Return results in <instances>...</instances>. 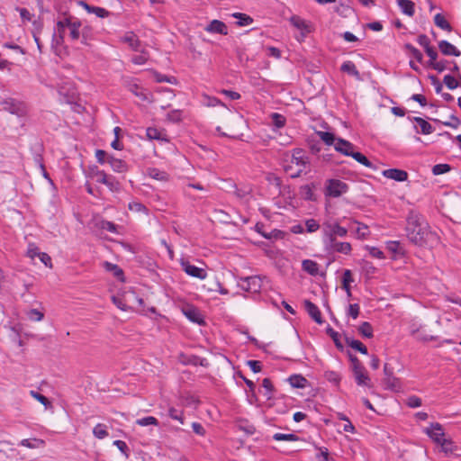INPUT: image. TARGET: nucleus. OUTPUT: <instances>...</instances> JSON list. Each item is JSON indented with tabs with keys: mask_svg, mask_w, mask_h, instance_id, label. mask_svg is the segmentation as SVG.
<instances>
[{
	"mask_svg": "<svg viewBox=\"0 0 461 461\" xmlns=\"http://www.w3.org/2000/svg\"><path fill=\"white\" fill-rule=\"evenodd\" d=\"M239 285L249 293H258L262 286V279L258 276L241 277Z\"/></svg>",
	"mask_w": 461,
	"mask_h": 461,
	"instance_id": "423d86ee",
	"label": "nucleus"
},
{
	"mask_svg": "<svg viewBox=\"0 0 461 461\" xmlns=\"http://www.w3.org/2000/svg\"><path fill=\"white\" fill-rule=\"evenodd\" d=\"M348 191V185L339 179H328L325 182V196L337 198Z\"/></svg>",
	"mask_w": 461,
	"mask_h": 461,
	"instance_id": "7ed1b4c3",
	"label": "nucleus"
},
{
	"mask_svg": "<svg viewBox=\"0 0 461 461\" xmlns=\"http://www.w3.org/2000/svg\"><path fill=\"white\" fill-rule=\"evenodd\" d=\"M27 316L32 321H41L44 318L43 312H40L37 309H31L27 312Z\"/></svg>",
	"mask_w": 461,
	"mask_h": 461,
	"instance_id": "49530a36",
	"label": "nucleus"
},
{
	"mask_svg": "<svg viewBox=\"0 0 461 461\" xmlns=\"http://www.w3.org/2000/svg\"><path fill=\"white\" fill-rule=\"evenodd\" d=\"M308 232H314L320 228V224L314 219H309L305 222Z\"/></svg>",
	"mask_w": 461,
	"mask_h": 461,
	"instance_id": "5fc2aeb1",
	"label": "nucleus"
},
{
	"mask_svg": "<svg viewBox=\"0 0 461 461\" xmlns=\"http://www.w3.org/2000/svg\"><path fill=\"white\" fill-rule=\"evenodd\" d=\"M384 383L387 389L392 391H399L401 389V383L394 375L386 376L384 378Z\"/></svg>",
	"mask_w": 461,
	"mask_h": 461,
	"instance_id": "a878e982",
	"label": "nucleus"
},
{
	"mask_svg": "<svg viewBox=\"0 0 461 461\" xmlns=\"http://www.w3.org/2000/svg\"><path fill=\"white\" fill-rule=\"evenodd\" d=\"M353 373H354V377L356 379V382L358 385L369 386L370 378H369L365 367L360 368V369L358 368L357 370L353 371Z\"/></svg>",
	"mask_w": 461,
	"mask_h": 461,
	"instance_id": "6ab92c4d",
	"label": "nucleus"
},
{
	"mask_svg": "<svg viewBox=\"0 0 461 461\" xmlns=\"http://www.w3.org/2000/svg\"><path fill=\"white\" fill-rule=\"evenodd\" d=\"M273 438L276 441H297L299 440V437L295 434H284V433H276L273 436Z\"/></svg>",
	"mask_w": 461,
	"mask_h": 461,
	"instance_id": "58836bf2",
	"label": "nucleus"
},
{
	"mask_svg": "<svg viewBox=\"0 0 461 461\" xmlns=\"http://www.w3.org/2000/svg\"><path fill=\"white\" fill-rule=\"evenodd\" d=\"M354 282L352 272L348 269L344 271L342 278V288L345 290L348 298L352 296L350 284Z\"/></svg>",
	"mask_w": 461,
	"mask_h": 461,
	"instance_id": "412c9836",
	"label": "nucleus"
},
{
	"mask_svg": "<svg viewBox=\"0 0 461 461\" xmlns=\"http://www.w3.org/2000/svg\"><path fill=\"white\" fill-rule=\"evenodd\" d=\"M2 110L7 111L12 114L23 116L25 113L24 106L22 103L16 102L12 98H7L0 101Z\"/></svg>",
	"mask_w": 461,
	"mask_h": 461,
	"instance_id": "0eeeda50",
	"label": "nucleus"
},
{
	"mask_svg": "<svg viewBox=\"0 0 461 461\" xmlns=\"http://www.w3.org/2000/svg\"><path fill=\"white\" fill-rule=\"evenodd\" d=\"M181 267L183 270L190 276L199 278L203 280L207 276V273L205 269L197 267L194 265H191L188 261H182Z\"/></svg>",
	"mask_w": 461,
	"mask_h": 461,
	"instance_id": "6e6552de",
	"label": "nucleus"
},
{
	"mask_svg": "<svg viewBox=\"0 0 461 461\" xmlns=\"http://www.w3.org/2000/svg\"><path fill=\"white\" fill-rule=\"evenodd\" d=\"M124 41L126 42H128L130 44V46L137 50H138V47H139V41L138 39L136 38V36L134 34H130V35H127L125 38H124Z\"/></svg>",
	"mask_w": 461,
	"mask_h": 461,
	"instance_id": "0e129e2a",
	"label": "nucleus"
},
{
	"mask_svg": "<svg viewBox=\"0 0 461 461\" xmlns=\"http://www.w3.org/2000/svg\"><path fill=\"white\" fill-rule=\"evenodd\" d=\"M113 445L116 446L118 447V449L126 456L128 457L129 454H128V446L127 444L122 441V440H120V439H117L113 442Z\"/></svg>",
	"mask_w": 461,
	"mask_h": 461,
	"instance_id": "e2e57ef3",
	"label": "nucleus"
},
{
	"mask_svg": "<svg viewBox=\"0 0 461 461\" xmlns=\"http://www.w3.org/2000/svg\"><path fill=\"white\" fill-rule=\"evenodd\" d=\"M262 387L265 389L264 395L267 400H270L273 397L274 386L269 378H265L262 381Z\"/></svg>",
	"mask_w": 461,
	"mask_h": 461,
	"instance_id": "e433bc0d",
	"label": "nucleus"
},
{
	"mask_svg": "<svg viewBox=\"0 0 461 461\" xmlns=\"http://www.w3.org/2000/svg\"><path fill=\"white\" fill-rule=\"evenodd\" d=\"M205 31L211 33H220L221 35L228 34L226 24L219 20H212L205 28Z\"/></svg>",
	"mask_w": 461,
	"mask_h": 461,
	"instance_id": "2eb2a0df",
	"label": "nucleus"
},
{
	"mask_svg": "<svg viewBox=\"0 0 461 461\" xmlns=\"http://www.w3.org/2000/svg\"><path fill=\"white\" fill-rule=\"evenodd\" d=\"M323 233L324 243L328 244L331 242V239L337 240V237L343 238L347 236L348 230L345 227L340 226L338 222H327L323 224Z\"/></svg>",
	"mask_w": 461,
	"mask_h": 461,
	"instance_id": "20e7f679",
	"label": "nucleus"
},
{
	"mask_svg": "<svg viewBox=\"0 0 461 461\" xmlns=\"http://www.w3.org/2000/svg\"><path fill=\"white\" fill-rule=\"evenodd\" d=\"M288 381L294 388H304L308 383L307 379L301 375H293Z\"/></svg>",
	"mask_w": 461,
	"mask_h": 461,
	"instance_id": "393cba45",
	"label": "nucleus"
},
{
	"mask_svg": "<svg viewBox=\"0 0 461 461\" xmlns=\"http://www.w3.org/2000/svg\"><path fill=\"white\" fill-rule=\"evenodd\" d=\"M406 403L411 408H416L421 405V400L420 398L412 395L407 398Z\"/></svg>",
	"mask_w": 461,
	"mask_h": 461,
	"instance_id": "052dcab7",
	"label": "nucleus"
},
{
	"mask_svg": "<svg viewBox=\"0 0 461 461\" xmlns=\"http://www.w3.org/2000/svg\"><path fill=\"white\" fill-rule=\"evenodd\" d=\"M113 303L122 311H127L130 307L127 306L125 303H123L122 299L117 296L112 297Z\"/></svg>",
	"mask_w": 461,
	"mask_h": 461,
	"instance_id": "69168bd1",
	"label": "nucleus"
},
{
	"mask_svg": "<svg viewBox=\"0 0 461 461\" xmlns=\"http://www.w3.org/2000/svg\"><path fill=\"white\" fill-rule=\"evenodd\" d=\"M12 451H14V448L13 447V443L6 440L0 441V453L8 456V452Z\"/></svg>",
	"mask_w": 461,
	"mask_h": 461,
	"instance_id": "3c124183",
	"label": "nucleus"
},
{
	"mask_svg": "<svg viewBox=\"0 0 461 461\" xmlns=\"http://www.w3.org/2000/svg\"><path fill=\"white\" fill-rule=\"evenodd\" d=\"M100 228L110 232H116L117 230V226L113 222L108 221H102L100 223Z\"/></svg>",
	"mask_w": 461,
	"mask_h": 461,
	"instance_id": "680f3d73",
	"label": "nucleus"
},
{
	"mask_svg": "<svg viewBox=\"0 0 461 461\" xmlns=\"http://www.w3.org/2000/svg\"><path fill=\"white\" fill-rule=\"evenodd\" d=\"M435 24L442 30L450 32L452 27L441 14H437L434 17Z\"/></svg>",
	"mask_w": 461,
	"mask_h": 461,
	"instance_id": "72a5a7b5",
	"label": "nucleus"
},
{
	"mask_svg": "<svg viewBox=\"0 0 461 461\" xmlns=\"http://www.w3.org/2000/svg\"><path fill=\"white\" fill-rule=\"evenodd\" d=\"M405 230L408 239L419 246L424 245L428 237L431 235L428 229V224L423 221L422 216L413 211L408 214Z\"/></svg>",
	"mask_w": 461,
	"mask_h": 461,
	"instance_id": "f257e3e1",
	"label": "nucleus"
},
{
	"mask_svg": "<svg viewBox=\"0 0 461 461\" xmlns=\"http://www.w3.org/2000/svg\"><path fill=\"white\" fill-rule=\"evenodd\" d=\"M451 169L448 164H437L432 167V173L435 176L442 175L448 172Z\"/></svg>",
	"mask_w": 461,
	"mask_h": 461,
	"instance_id": "de8ad7c7",
	"label": "nucleus"
},
{
	"mask_svg": "<svg viewBox=\"0 0 461 461\" xmlns=\"http://www.w3.org/2000/svg\"><path fill=\"white\" fill-rule=\"evenodd\" d=\"M443 82L450 90L456 89L459 86L458 80L451 75H446L443 78Z\"/></svg>",
	"mask_w": 461,
	"mask_h": 461,
	"instance_id": "ea45409f",
	"label": "nucleus"
},
{
	"mask_svg": "<svg viewBox=\"0 0 461 461\" xmlns=\"http://www.w3.org/2000/svg\"><path fill=\"white\" fill-rule=\"evenodd\" d=\"M383 176L398 182H403L408 178V173L402 169L390 168L383 171Z\"/></svg>",
	"mask_w": 461,
	"mask_h": 461,
	"instance_id": "ddd939ff",
	"label": "nucleus"
},
{
	"mask_svg": "<svg viewBox=\"0 0 461 461\" xmlns=\"http://www.w3.org/2000/svg\"><path fill=\"white\" fill-rule=\"evenodd\" d=\"M397 4L404 14L412 16L414 14L415 5L411 0H397Z\"/></svg>",
	"mask_w": 461,
	"mask_h": 461,
	"instance_id": "5701e85b",
	"label": "nucleus"
},
{
	"mask_svg": "<svg viewBox=\"0 0 461 461\" xmlns=\"http://www.w3.org/2000/svg\"><path fill=\"white\" fill-rule=\"evenodd\" d=\"M168 416L173 419V420H176L177 421H179L181 424L184 423V416H183V411H180V410H176L173 407L169 408L168 409Z\"/></svg>",
	"mask_w": 461,
	"mask_h": 461,
	"instance_id": "37998d69",
	"label": "nucleus"
},
{
	"mask_svg": "<svg viewBox=\"0 0 461 461\" xmlns=\"http://www.w3.org/2000/svg\"><path fill=\"white\" fill-rule=\"evenodd\" d=\"M356 223L358 224V227L356 230V234L358 239H365L367 236V226L364 224H360L359 222L356 221Z\"/></svg>",
	"mask_w": 461,
	"mask_h": 461,
	"instance_id": "13d9d810",
	"label": "nucleus"
},
{
	"mask_svg": "<svg viewBox=\"0 0 461 461\" xmlns=\"http://www.w3.org/2000/svg\"><path fill=\"white\" fill-rule=\"evenodd\" d=\"M354 145L343 139L338 138L336 143H335V149L348 157H351V154L354 153Z\"/></svg>",
	"mask_w": 461,
	"mask_h": 461,
	"instance_id": "f8f14e48",
	"label": "nucleus"
},
{
	"mask_svg": "<svg viewBox=\"0 0 461 461\" xmlns=\"http://www.w3.org/2000/svg\"><path fill=\"white\" fill-rule=\"evenodd\" d=\"M126 86L130 92H131L134 95L140 97L141 100L145 101L148 99L147 95L143 92V89L140 86H139L135 82H129Z\"/></svg>",
	"mask_w": 461,
	"mask_h": 461,
	"instance_id": "c85d7f7f",
	"label": "nucleus"
},
{
	"mask_svg": "<svg viewBox=\"0 0 461 461\" xmlns=\"http://www.w3.org/2000/svg\"><path fill=\"white\" fill-rule=\"evenodd\" d=\"M324 375L328 381L336 384L340 381L339 375L335 371H326Z\"/></svg>",
	"mask_w": 461,
	"mask_h": 461,
	"instance_id": "864d4df0",
	"label": "nucleus"
},
{
	"mask_svg": "<svg viewBox=\"0 0 461 461\" xmlns=\"http://www.w3.org/2000/svg\"><path fill=\"white\" fill-rule=\"evenodd\" d=\"M425 51H426L427 55L429 57V61L428 63V66L430 67L437 61L438 53L432 47L427 48V50H425Z\"/></svg>",
	"mask_w": 461,
	"mask_h": 461,
	"instance_id": "4d7b16f0",
	"label": "nucleus"
},
{
	"mask_svg": "<svg viewBox=\"0 0 461 461\" xmlns=\"http://www.w3.org/2000/svg\"><path fill=\"white\" fill-rule=\"evenodd\" d=\"M167 117L172 122H179L182 120V111L173 110L167 113Z\"/></svg>",
	"mask_w": 461,
	"mask_h": 461,
	"instance_id": "8fccbe9b",
	"label": "nucleus"
},
{
	"mask_svg": "<svg viewBox=\"0 0 461 461\" xmlns=\"http://www.w3.org/2000/svg\"><path fill=\"white\" fill-rule=\"evenodd\" d=\"M290 23L293 26L302 32L303 37L312 31L310 24L298 15H293L290 18Z\"/></svg>",
	"mask_w": 461,
	"mask_h": 461,
	"instance_id": "4468645a",
	"label": "nucleus"
},
{
	"mask_svg": "<svg viewBox=\"0 0 461 461\" xmlns=\"http://www.w3.org/2000/svg\"><path fill=\"white\" fill-rule=\"evenodd\" d=\"M262 236L267 240H278L283 239L285 233L279 230H273L270 232H261Z\"/></svg>",
	"mask_w": 461,
	"mask_h": 461,
	"instance_id": "c03bdc74",
	"label": "nucleus"
},
{
	"mask_svg": "<svg viewBox=\"0 0 461 461\" xmlns=\"http://www.w3.org/2000/svg\"><path fill=\"white\" fill-rule=\"evenodd\" d=\"M67 25H69V18H64L63 20L59 21L54 33L65 36V32L68 29Z\"/></svg>",
	"mask_w": 461,
	"mask_h": 461,
	"instance_id": "a19ab883",
	"label": "nucleus"
},
{
	"mask_svg": "<svg viewBox=\"0 0 461 461\" xmlns=\"http://www.w3.org/2000/svg\"><path fill=\"white\" fill-rule=\"evenodd\" d=\"M303 271L311 276H316L319 275V265L317 262L311 259H304L302 263Z\"/></svg>",
	"mask_w": 461,
	"mask_h": 461,
	"instance_id": "aec40b11",
	"label": "nucleus"
},
{
	"mask_svg": "<svg viewBox=\"0 0 461 461\" xmlns=\"http://www.w3.org/2000/svg\"><path fill=\"white\" fill-rule=\"evenodd\" d=\"M80 25L81 23L79 22H72L69 19V25H67V27L69 30V36L71 40L76 41L79 39L81 33L79 31Z\"/></svg>",
	"mask_w": 461,
	"mask_h": 461,
	"instance_id": "cd10ccee",
	"label": "nucleus"
},
{
	"mask_svg": "<svg viewBox=\"0 0 461 461\" xmlns=\"http://www.w3.org/2000/svg\"><path fill=\"white\" fill-rule=\"evenodd\" d=\"M351 158L366 167H374L372 162H370L368 158L360 152L354 151V153L351 154Z\"/></svg>",
	"mask_w": 461,
	"mask_h": 461,
	"instance_id": "4c0bfd02",
	"label": "nucleus"
},
{
	"mask_svg": "<svg viewBox=\"0 0 461 461\" xmlns=\"http://www.w3.org/2000/svg\"><path fill=\"white\" fill-rule=\"evenodd\" d=\"M357 330L363 338L371 339L373 337L372 325L367 321L363 322Z\"/></svg>",
	"mask_w": 461,
	"mask_h": 461,
	"instance_id": "473e14b6",
	"label": "nucleus"
},
{
	"mask_svg": "<svg viewBox=\"0 0 461 461\" xmlns=\"http://www.w3.org/2000/svg\"><path fill=\"white\" fill-rule=\"evenodd\" d=\"M31 395L34 399L39 401L41 404H43L46 408H48L51 405L50 402L49 401V399L47 397H45L44 395H42L35 391H31Z\"/></svg>",
	"mask_w": 461,
	"mask_h": 461,
	"instance_id": "09e8293b",
	"label": "nucleus"
},
{
	"mask_svg": "<svg viewBox=\"0 0 461 461\" xmlns=\"http://www.w3.org/2000/svg\"><path fill=\"white\" fill-rule=\"evenodd\" d=\"M346 343L348 346L359 351L360 353H362L364 355L367 354V348L361 341L351 339V338H346Z\"/></svg>",
	"mask_w": 461,
	"mask_h": 461,
	"instance_id": "bb28decb",
	"label": "nucleus"
},
{
	"mask_svg": "<svg viewBox=\"0 0 461 461\" xmlns=\"http://www.w3.org/2000/svg\"><path fill=\"white\" fill-rule=\"evenodd\" d=\"M413 121L419 124L422 134L427 135V134H430L433 132V131H434L433 127L424 119H422L420 117H414Z\"/></svg>",
	"mask_w": 461,
	"mask_h": 461,
	"instance_id": "2f4dec72",
	"label": "nucleus"
},
{
	"mask_svg": "<svg viewBox=\"0 0 461 461\" xmlns=\"http://www.w3.org/2000/svg\"><path fill=\"white\" fill-rule=\"evenodd\" d=\"M128 207L131 211L137 212L146 211V207L139 202L130 203Z\"/></svg>",
	"mask_w": 461,
	"mask_h": 461,
	"instance_id": "774afa93",
	"label": "nucleus"
},
{
	"mask_svg": "<svg viewBox=\"0 0 461 461\" xmlns=\"http://www.w3.org/2000/svg\"><path fill=\"white\" fill-rule=\"evenodd\" d=\"M341 70L360 79V74L352 61H346L341 66Z\"/></svg>",
	"mask_w": 461,
	"mask_h": 461,
	"instance_id": "c756f323",
	"label": "nucleus"
},
{
	"mask_svg": "<svg viewBox=\"0 0 461 461\" xmlns=\"http://www.w3.org/2000/svg\"><path fill=\"white\" fill-rule=\"evenodd\" d=\"M146 135L149 140H157L164 142H169V138L164 130L149 127L146 131Z\"/></svg>",
	"mask_w": 461,
	"mask_h": 461,
	"instance_id": "dca6fc26",
	"label": "nucleus"
},
{
	"mask_svg": "<svg viewBox=\"0 0 461 461\" xmlns=\"http://www.w3.org/2000/svg\"><path fill=\"white\" fill-rule=\"evenodd\" d=\"M317 135L326 145H333L335 147L338 138H336L333 133L328 131H318Z\"/></svg>",
	"mask_w": 461,
	"mask_h": 461,
	"instance_id": "7c9ffc66",
	"label": "nucleus"
},
{
	"mask_svg": "<svg viewBox=\"0 0 461 461\" xmlns=\"http://www.w3.org/2000/svg\"><path fill=\"white\" fill-rule=\"evenodd\" d=\"M136 423L140 426H149V425L157 426L158 424V421L155 417L148 416V417H144L141 419H138L136 420Z\"/></svg>",
	"mask_w": 461,
	"mask_h": 461,
	"instance_id": "79ce46f5",
	"label": "nucleus"
},
{
	"mask_svg": "<svg viewBox=\"0 0 461 461\" xmlns=\"http://www.w3.org/2000/svg\"><path fill=\"white\" fill-rule=\"evenodd\" d=\"M96 181L108 186L111 191L118 189V182L113 176H108L104 171H97L95 173Z\"/></svg>",
	"mask_w": 461,
	"mask_h": 461,
	"instance_id": "9b49d317",
	"label": "nucleus"
},
{
	"mask_svg": "<svg viewBox=\"0 0 461 461\" xmlns=\"http://www.w3.org/2000/svg\"><path fill=\"white\" fill-rule=\"evenodd\" d=\"M182 312H183L184 315L192 322L197 323V324L204 323L203 316L197 308H195L192 305H187L182 309Z\"/></svg>",
	"mask_w": 461,
	"mask_h": 461,
	"instance_id": "1a4fd4ad",
	"label": "nucleus"
},
{
	"mask_svg": "<svg viewBox=\"0 0 461 461\" xmlns=\"http://www.w3.org/2000/svg\"><path fill=\"white\" fill-rule=\"evenodd\" d=\"M327 333L333 339L336 347L339 348H342V344H341V342L339 340V334L337 331H335L332 328H328L327 329Z\"/></svg>",
	"mask_w": 461,
	"mask_h": 461,
	"instance_id": "603ef678",
	"label": "nucleus"
},
{
	"mask_svg": "<svg viewBox=\"0 0 461 461\" xmlns=\"http://www.w3.org/2000/svg\"><path fill=\"white\" fill-rule=\"evenodd\" d=\"M360 307L357 303L348 305V314L353 319H357L359 315Z\"/></svg>",
	"mask_w": 461,
	"mask_h": 461,
	"instance_id": "bf43d9fd",
	"label": "nucleus"
},
{
	"mask_svg": "<svg viewBox=\"0 0 461 461\" xmlns=\"http://www.w3.org/2000/svg\"><path fill=\"white\" fill-rule=\"evenodd\" d=\"M291 165L285 167V170L289 171L292 169L293 165L296 167L295 172L291 174L292 177L299 176L309 165V158L305 155V152L301 149H295L293 151L291 161Z\"/></svg>",
	"mask_w": 461,
	"mask_h": 461,
	"instance_id": "f03ea898",
	"label": "nucleus"
},
{
	"mask_svg": "<svg viewBox=\"0 0 461 461\" xmlns=\"http://www.w3.org/2000/svg\"><path fill=\"white\" fill-rule=\"evenodd\" d=\"M109 157L110 156H108L104 150L97 149L95 152V158H96L97 161L101 164L107 162V158Z\"/></svg>",
	"mask_w": 461,
	"mask_h": 461,
	"instance_id": "338daca9",
	"label": "nucleus"
},
{
	"mask_svg": "<svg viewBox=\"0 0 461 461\" xmlns=\"http://www.w3.org/2000/svg\"><path fill=\"white\" fill-rule=\"evenodd\" d=\"M439 50L447 56L459 57L461 52L456 49V46L448 42L447 41H441L438 42Z\"/></svg>",
	"mask_w": 461,
	"mask_h": 461,
	"instance_id": "a211bd4d",
	"label": "nucleus"
},
{
	"mask_svg": "<svg viewBox=\"0 0 461 461\" xmlns=\"http://www.w3.org/2000/svg\"><path fill=\"white\" fill-rule=\"evenodd\" d=\"M103 266L106 271L113 273L115 277L121 281H123V271L119 266L108 261H104Z\"/></svg>",
	"mask_w": 461,
	"mask_h": 461,
	"instance_id": "4be33fe9",
	"label": "nucleus"
},
{
	"mask_svg": "<svg viewBox=\"0 0 461 461\" xmlns=\"http://www.w3.org/2000/svg\"><path fill=\"white\" fill-rule=\"evenodd\" d=\"M107 162L110 164L111 167L115 172H124L127 169V166L124 161L119 158H115L113 157H109L107 158Z\"/></svg>",
	"mask_w": 461,
	"mask_h": 461,
	"instance_id": "b1692460",
	"label": "nucleus"
},
{
	"mask_svg": "<svg viewBox=\"0 0 461 461\" xmlns=\"http://www.w3.org/2000/svg\"><path fill=\"white\" fill-rule=\"evenodd\" d=\"M93 434L95 438H99V439H103L105 437L108 436V432H107V429H106V426L104 424H102V423H98L97 425L95 426V428L93 429Z\"/></svg>",
	"mask_w": 461,
	"mask_h": 461,
	"instance_id": "c9c22d12",
	"label": "nucleus"
},
{
	"mask_svg": "<svg viewBox=\"0 0 461 461\" xmlns=\"http://www.w3.org/2000/svg\"><path fill=\"white\" fill-rule=\"evenodd\" d=\"M272 119L274 125H276L277 128H282L285 123V117L279 113H273Z\"/></svg>",
	"mask_w": 461,
	"mask_h": 461,
	"instance_id": "6e6d98bb",
	"label": "nucleus"
},
{
	"mask_svg": "<svg viewBox=\"0 0 461 461\" xmlns=\"http://www.w3.org/2000/svg\"><path fill=\"white\" fill-rule=\"evenodd\" d=\"M328 249H330L335 252L342 253L345 255H348L351 252V245L348 242H339L337 240H332L331 242L325 244Z\"/></svg>",
	"mask_w": 461,
	"mask_h": 461,
	"instance_id": "9d476101",
	"label": "nucleus"
},
{
	"mask_svg": "<svg viewBox=\"0 0 461 461\" xmlns=\"http://www.w3.org/2000/svg\"><path fill=\"white\" fill-rule=\"evenodd\" d=\"M304 307L307 311L308 314L319 324H321L323 322L321 312L317 305H315L313 303H312L309 300L304 301Z\"/></svg>",
	"mask_w": 461,
	"mask_h": 461,
	"instance_id": "f3484780",
	"label": "nucleus"
},
{
	"mask_svg": "<svg viewBox=\"0 0 461 461\" xmlns=\"http://www.w3.org/2000/svg\"><path fill=\"white\" fill-rule=\"evenodd\" d=\"M405 49L409 50L410 54L418 61V62H421L422 61V54L421 52L416 49L414 46H412L411 44H405Z\"/></svg>",
	"mask_w": 461,
	"mask_h": 461,
	"instance_id": "a18cd8bd",
	"label": "nucleus"
},
{
	"mask_svg": "<svg viewBox=\"0 0 461 461\" xmlns=\"http://www.w3.org/2000/svg\"><path fill=\"white\" fill-rule=\"evenodd\" d=\"M426 434L436 443L445 447L447 444H452L451 440L445 438V433L441 424L436 422L431 423L429 428L425 429Z\"/></svg>",
	"mask_w": 461,
	"mask_h": 461,
	"instance_id": "39448f33",
	"label": "nucleus"
},
{
	"mask_svg": "<svg viewBox=\"0 0 461 461\" xmlns=\"http://www.w3.org/2000/svg\"><path fill=\"white\" fill-rule=\"evenodd\" d=\"M232 16L239 19L237 22L239 26H248L253 23V19L245 14L235 13L232 14Z\"/></svg>",
	"mask_w": 461,
	"mask_h": 461,
	"instance_id": "f704fd0d",
	"label": "nucleus"
}]
</instances>
